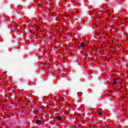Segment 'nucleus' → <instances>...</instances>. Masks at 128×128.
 Here are the masks:
<instances>
[{
	"label": "nucleus",
	"mask_w": 128,
	"mask_h": 128,
	"mask_svg": "<svg viewBox=\"0 0 128 128\" xmlns=\"http://www.w3.org/2000/svg\"><path fill=\"white\" fill-rule=\"evenodd\" d=\"M118 84V80H114L113 82V84Z\"/></svg>",
	"instance_id": "f03ea898"
},
{
	"label": "nucleus",
	"mask_w": 128,
	"mask_h": 128,
	"mask_svg": "<svg viewBox=\"0 0 128 128\" xmlns=\"http://www.w3.org/2000/svg\"><path fill=\"white\" fill-rule=\"evenodd\" d=\"M0 80H1V79H0Z\"/></svg>",
	"instance_id": "423d86ee"
},
{
	"label": "nucleus",
	"mask_w": 128,
	"mask_h": 128,
	"mask_svg": "<svg viewBox=\"0 0 128 128\" xmlns=\"http://www.w3.org/2000/svg\"><path fill=\"white\" fill-rule=\"evenodd\" d=\"M80 46L84 48L86 46V44H84V42H82L80 44Z\"/></svg>",
	"instance_id": "f257e3e1"
},
{
	"label": "nucleus",
	"mask_w": 128,
	"mask_h": 128,
	"mask_svg": "<svg viewBox=\"0 0 128 128\" xmlns=\"http://www.w3.org/2000/svg\"><path fill=\"white\" fill-rule=\"evenodd\" d=\"M40 122H42V120H36V124H40Z\"/></svg>",
	"instance_id": "7ed1b4c3"
},
{
	"label": "nucleus",
	"mask_w": 128,
	"mask_h": 128,
	"mask_svg": "<svg viewBox=\"0 0 128 128\" xmlns=\"http://www.w3.org/2000/svg\"><path fill=\"white\" fill-rule=\"evenodd\" d=\"M98 114H100V116H102V114L100 112H98Z\"/></svg>",
	"instance_id": "39448f33"
},
{
	"label": "nucleus",
	"mask_w": 128,
	"mask_h": 128,
	"mask_svg": "<svg viewBox=\"0 0 128 128\" xmlns=\"http://www.w3.org/2000/svg\"><path fill=\"white\" fill-rule=\"evenodd\" d=\"M57 120H62V118H60V116H58Z\"/></svg>",
	"instance_id": "20e7f679"
}]
</instances>
